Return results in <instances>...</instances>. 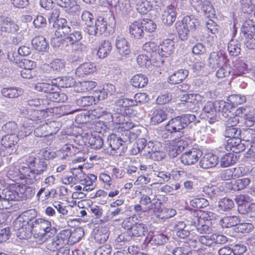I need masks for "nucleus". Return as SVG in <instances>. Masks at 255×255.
<instances>
[{"instance_id": "nucleus-1", "label": "nucleus", "mask_w": 255, "mask_h": 255, "mask_svg": "<svg viewBox=\"0 0 255 255\" xmlns=\"http://www.w3.org/2000/svg\"><path fill=\"white\" fill-rule=\"evenodd\" d=\"M36 211L29 210L24 212L15 221V228L17 229V236L20 239H27L33 235L37 244L41 245L46 242L55 231L52 228L50 221L43 219H34Z\"/></svg>"}, {"instance_id": "nucleus-2", "label": "nucleus", "mask_w": 255, "mask_h": 255, "mask_svg": "<svg viewBox=\"0 0 255 255\" xmlns=\"http://www.w3.org/2000/svg\"><path fill=\"white\" fill-rule=\"evenodd\" d=\"M42 109L39 111H35L33 109H28L23 108L20 109V114L25 118L20 127L18 134L19 138H23L30 135L33 130L34 124H41L42 120L47 118L48 116L47 110Z\"/></svg>"}, {"instance_id": "nucleus-3", "label": "nucleus", "mask_w": 255, "mask_h": 255, "mask_svg": "<svg viewBox=\"0 0 255 255\" xmlns=\"http://www.w3.org/2000/svg\"><path fill=\"white\" fill-rule=\"evenodd\" d=\"M84 232L81 228L71 232L69 230L60 231L49 243L47 248L52 251L59 250L67 245H74L78 243L82 238Z\"/></svg>"}, {"instance_id": "nucleus-4", "label": "nucleus", "mask_w": 255, "mask_h": 255, "mask_svg": "<svg viewBox=\"0 0 255 255\" xmlns=\"http://www.w3.org/2000/svg\"><path fill=\"white\" fill-rule=\"evenodd\" d=\"M27 166L22 170L23 174L26 177V183L33 184L41 178V174L47 168V161L44 159L29 156L26 160Z\"/></svg>"}, {"instance_id": "nucleus-5", "label": "nucleus", "mask_w": 255, "mask_h": 255, "mask_svg": "<svg viewBox=\"0 0 255 255\" xmlns=\"http://www.w3.org/2000/svg\"><path fill=\"white\" fill-rule=\"evenodd\" d=\"M59 14L58 9H52L51 16L48 18L50 23L53 22V26L55 29V36L51 38V43L53 46L57 47L60 46L62 43V40L59 38L66 36L71 31V28L67 25L66 20L62 18H58Z\"/></svg>"}, {"instance_id": "nucleus-6", "label": "nucleus", "mask_w": 255, "mask_h": 255, "mask_svg": "<svg viewBox=\"0 0 255 255\" xmlns=\"http://www.w3.org/2000/svg\"><path fill=\"white\" fill-rule=\"evenodd\" d=\"M82 167L71 169V175H64L61 181L64 184H76L80 183L81 185H90L93 184L97 180V176L94 174H86L82 170Z\"/></svg>"}, {"instance_id": "nucleus-7", "label": "nucleus", "mask_w": 255, "mask_h": 255, "mask_svg": "<svg viewBox=\"0 0 255 255\" xmlns=\"http://www.w3.org/2000/svg\"><path fill=\"white\" fill-rule=\"evenodd\" d=\"M238 123L239 120L236 117L227 120L226 121L227 128L225 136L230 138L228 143L231 144L233 148L236 147L237 149L244 150L243 145L240 143V139L236 138L240 134V130L235 127Z\"/></svg>"}, {"instance_id": "nucleus-8", "label": "nucleus", "mask_w": 255, "mask_h": 255, "mask_svg": "<svg viewBox=\"0 0 255 255\" xmlns=\"http://www.w3.org/2000/svg\"><path fill=\"white\" fill-rule=\"evenodd\" d=\"M195 119V116L192 114H185L176 117L168 122L165 126V129L170 133L180 132Z\"/></svg>"}, {"instance_id": "nucleus-9", "label": "nucleus", "mask_w": 255, "mask_h": 255, "mask_svg": "<svg viewBox=\"0 0 255 255\" xmlns=\"http://www.w3.org/2000/svg\"><path fill=\"white\" fill-rule=\"evenodd\" d=\"M147 95L144 93H138L134 96V99L128 98L121 99L116 102L115 108L118 112L124 114L126 111H129L128 108L135 106L137 103H144L147 101Z\"/></svg>"}, {"instance_id": "nucleus-10", "label": "nucleus", "mask_w": 255, "mask_h": 255, "mask_svg": "<svg viewBox=\"0 0 255 255\" xmlns=\"http://www.w3.org/2000/svg\"><path fill=\"white\" fill-rule=\"evenodd\" d=\"M198 24V20L192 15L186 16L183 18L182 22H177L176 27L181 39L183 40L186 39L189 32L194 31Z\"/></svg>"}, {"instance_id": "nucleus-11", "label": "nucleus", "mask_w": 255, "mask_h": 255, "mask_svg": "<svg viewBox=\"0 0 255 255\" xmlns=\"http://www.w3.org/2000/svg\"><path fill=\"white\" fill-rule=\"evenodd\" d=\"M113 111L115 112V114L112 115V122L119 125V128H121L124 129V131H127L126 134L132 133V132L129 131V130L134 128L135 125L128 118L126 120L125 117V115L128 114V111H126V112L124 114H121L118 112L117 110L116 109L115 104L113 107Z\"/></svg>"}, {"instance_id": "nucleus-12", "label": "nucleus", "mask_w": 255, "mask_h": 255, "mask_svg": "<svg viewBox=\"0 0 255 255\" xmlns=\"http://www.w3.org/2000/svg\"><path fill=\"white\" fill-rule=\"evenodd\" d=\"M225 104L223 101L208 102L203 108L205 116L210 124H213L218 120V114L220 112V106Z\"/></svg>"}, {"instance_id": "nucleus-13", "label": "nucleus", "mask_w": 255, "mask_h": 255, "mask_svg": "<svg viewBox=\"0 0 255 255\" xmlns=\"http://www.w3.org/2000/svg\"><path fill=\"white\" fill-rule=\"evenodd\" d=\"M202 154L200 149L193 148L183 153L180 156V161L184 165H192L198 161Z\"/></svg>"}, {"instance_id": "nucleus-14", "label": "nucleus", "mask_w": 255, "mask_h": 255, "mask_svg": "<svg viewBox=\"0 0 255 255\" xmlns=\"http://www.w3.org/2000/svg\"><path fill=\"white\" fill-rule=\"evenodd\" d=\"M124 141L121 137L116 134L110 135L107 138V143L114 152L111 153L121 155L124 152Z\"/></svg>"}, {"instance_id": "nucleus-15", "label": "nucleus", "mask_w": 255, "mask_h": 255, "mask_svg": "<svg viewBox=\"0 0 255 255\" xmlns=\"http://www.w3.org/2000/svg\"><path fill=\"white\" fill-rule=\"evenodd\" d=\"M17 201L26 200L32 197L34 193V189L24 184L15 182Z\"/></svg>"}, {"instance_id": "nucleus-16", "label": "nucleus", "mask_w": 255, "mask_h": 255, "mask_svg": "<svg viewBox=\"0 0 255 255\" xmlns=\"http://www.w3.org/2000/svg\"><path fill=\"white\" fill-rule=\"evenodd\" d=\"M107 28V22L105 19L100 17L97 19L95 25H92L89 28H87V32L90 35H101L104 32Z\"/></svg>"}, {"instance_id": "nucleus-17", "label": "nucleus", "mask_w": 255, "mask_h": 255, "mask_svg": "<svg viewBox=\"0 0 255 255\" xmlns=\"http://www.w3.org/2000/svg\"><path fill=\"white\" fill-rule=\"evenodd\" d=\"M157 47L158 54L161 57H167L174 51V42L170 39H164Z\"/></svg>"}, {"instance_id": "nucleus-18", "label": "nucleus", "mask_w": 255, "mask_h": 255, "mask_svg": "<svg viewBox=\"0 0 255 255\" xmlns=\"http://www.w3.org/2000/svg\"><path fill=\"white\" fill-rule=\"evenodd\" d=\"M115 45L117 52L121 56H126L130 53V46L128 41L124 37H116Z\"/></svg>"}, {"instance_id": "nucleus-19", "label": "nucleus", "mask_w": 255, "mask_h": 255, "mask_svg": "<svg viewBox=\"0 0 255 255\" xmlns=\"http://www.w3.org/2000/svg\"><path fill=\"white\" fill-rule=\"evenodd\" d=\"M218 162L219 158L216 155L208 153L205 154L201 158L199 165L202 168L208 169L216 166Z\"/></svg>"}, {"instance_id": "nucleus-20", "label": "nucleus", "mask_w": 255, "mask_h": 255, "mask_svg": "<svg viewBox=\"0 0 255 255\" xmlns=\"http://www.w3.org/2000/svg\"><path fill=\"white\" fill-rule=\"evenodd\" d=\"M176 18V12L175 7L172 5H169L163 11L162 17V22L166 25H171L175 20Z\"/></svg>"}, {"instance_id": "nucleus-21", "label": "nucleus", "mask_w": 255, "mask_h": 255, "mask_svg": "<svg viewBox=\"0 0 255 255\" xmlns=\"http://www.w3.org/2000/svg\"><path fill=\"white\" fill-rule=\"evenodd\" d=\"M187 145V143L182 140L177 141L172 140L171 142H170L168 147L169 156L171 157H176L184 149Z\"/></svg>"}, {"instance_id": "nucleus-22", "label": "nucleus", "mask_w": 255, "mask_h": 255, "mask_svg": "<svg viewBox=\"0 0 255 255\" xmlns=\"http://www.w3.org/2000/svg\"><path fill=\"white\" fill-rule=\"evenodd\" d=\"M97 70L96 65L92 62H86L81 64L76 69L75 74L79 77L89 75Z\"/></svg>"}, {"instance_id": "nucleus-23", "label": "nucleus", "mask_w": 255, "mask_h": 255, "mask_svg": "<svg viewBox=\"0 0 255 255\" xmlns=\"http://www.w3.org/2000/svg\"><path fill=\"white\" fill-rule=\"evenodd\" d=\"M16 189L15 182L10 184L7 188L2 190L0 197L5 202L9 200H17Z\"/></svg>"}, {"instance_id": "nucleus-24", "label": "nucleus", "mask_w": 255, "mask_h": 255, "mask_svg": "<svg viewBox=\"0 0 255 255\" xmlns=\"http://www.w3.org/2000/svg\"><path fill=\"white\" fill-rule=\"evenodd\" d=\"M25 168V166H24L20 168L14 166H10L7 171L6 176L9 179L13 181L18 180L19 179H25L26 183V177L22 172V170Z\"/></svg>"}, {"instance_id": "nucleus-25", "label": "nucleus", "mask_w": 255, "mask_h": 255, "mask_svg": "<svg viewBox=\"0 0 255 255\" xmlns=\"http://www.w3.org/2000/svg\"><path fill=\"white\" fill-rule=\"evenodd\" d=\"M251 183L249 178L237 179L233 182L226 183L227 187L231 190L239 191L245 189Z\"/></svg>"}, {"instance_id": "nucleus-26", "label": "nucleus", "mask_w": 255, "mask_h": 255, "mask_svg": "<svg viewBox=\"0 0 255 255\" xmlns=\"http://www.w3.org/2000/svg\"><path fill=\"white\" fill-rule=\"evenodd\" d=\"M52 83L55 85L56 89L58 87L68 88L73 86L75 84V81L71 77L65 76L52 79Z\"/></svg>"}, {"instance_id": "nucleus-27", "label": "nucleus", "mask_w": 255, "mask_h": 255, "mask_svg": "<svg viewBox=\"0 0 255 255\" xmlns=\"http://www.w3.org/2000/svg\"><path fill=\"white\" fill-rule=\"evenodd\" d=\"M129 32L135 38L139 39L142 37L144 32L141 21H135L131 23L129 26Z\"/></svg>"}, {"instance_id": "nucleus-28", "label": "nucleus", "mask_w": 255, "mask_h": 255, "mask_svg": "<svg viewBox=\"0 0 255 255\" xmlns=\"http://www.w3.org/2000/svg\"><path fill=\"white\" fill-rule=\"evenodd\" d=\"M19 137L15 134H10L4 136L1 140V144L6 148H12L13 150L15 148V145L18 142Z\"/></svg>"}, {"instance_id": "nucleus-29", "label": "nucleus", "mask_w": 255, "mask_h": 255, "mask_svg": "<svg viewBox=\"0 0 255 255\" xmlns=\"http://www.w3.org/2000/svg\"><path fill=\"white\" fill-rule=\"evenodd\" d=\"M188 75V71L185 69H180L174 72L169 78L168 82L172 84H177L184 80Z\"/></svg>"}, {"instance_id": "nucleus-30", "label": "nucleus", "mask_w": 255, "mask_h": 255, "mask_svg": "<svg viewBox=\"0 0 255 255\" xmlns=\"http://www.w3.org/2000/svg\"><path fill=\"white\" fill-rule=\"evenodd\" d=\"M147 232L148 228L146 225L137 222L128 234L131 237H141L145 236Z\"/></svg>"}, {"instance_id": "nucleus-31", "label": "nucleus", "mask_w": 255, "mask_h": 255, "mask_svg": "<svg viewBox=\"0 0 255 255\" xmlns=\"http://www.w3.org/2000/svg\"><path fill=\"white\" fill-rule=\"evenodd\" d=\"M33 47L39 51H44L48 46V43L46 39L42 36L35 37L32 40Z\"/></svg>"}, {"instance_id": "nucleus-32", "label": "nucleus", "mask_w": 255, "mask_h": 255, "mask_svg": "<svg viewBox=\"0 0 255 255\" xmlns=\"http://www.w3.org/2000/svg\"><path fill=\"white\" fill-rule=\"evenodd\" d=\"M22 90L18 88L11 87L4 88L1 91V94L8 98H15L22 94Z\"/></svg>"}, {"instance_id": "nucleus-33", "label": "nucleus", "mask_w": 255, "mask_h": 255, "mask_svg": "<svg viewBox=\"0 0 255 255\" xmlns=\"http://www.w3.org/2000/svg\"><path fill=\"white\" fill-rule=\"evenodd\" d=\"M19 29V25L10 18L6 19L4 25L1 27V31L6 33H15Z\"/></svg>"}, {"instance_id": "nucleus-34", "label": "nucleus", "mask_w": 255, "mask_h": 255, "mask_svg": "<svg viewBox=\"0 0 255 255\" xmlns=\"http://www.w3.org/2000/svg\"><path fill=\"white\" fill-rule=\"evenodd\" d=\"M167 117L165 111L161 109L154 110L151 115L150 121L153 125L159 124L166 120Z\"/></svg>"}, {"instance_id": "nucleus-35", "label": "nucleus", "mask_w": 255, "mask_h": 255, "mask_svg": "<svg viewBox=\"0 0 255 255\" xmlns=\"http://www.w3.org/2000/svg\"><path fill=\"white\" fill-rule=\"evenodd\" d=\"M208 63L210 67L212 68H216L224 63V58L218 53L213 52L210 54Z\"/></svg>"}, {"instance_id": "nucleus-36", "label": "nucleus", "mask_w": 255, "mask_h": 255, "mask_svg": "<svg viewBox=\"0 0 255 255\" xmlns=\"http://www.w3.org/2000/svg\"><path fill=\"white\" fill-rule=\"evenodd\" d=\"M112 46L109 41L104 40L99 47L97 55L100 58H104L111 52Z\"/></svg>"}, {"instance_id": "nucleus-37", "label": "nucleus", "mask_w": 255, "mask_h": 255, "mask_svg": "<svg viewBox=\"0 0 255 255\" xmlns=\"http://www.w3.org/2000/svg\"><path fill=\"white\" fill-rule=\"evenodd\" d=\"M55 89L54 91L50 92L46 95V99L50 103L51 102H64L67 99V97L64 93H59L56 91Z\"/></svg>"}, {"instance_id": "nucleus-38", "label": "nucleus", "mask_w": 255, "mask_h": 255, "mask_svg": "<svg viewBox=\"0 0 255 255\" xmlns=\"http://www.w3.org/2000/svg\"><path fill=\"white\" fill-rule=\"evenodd\" d=\"M240 221L237 216H226L221 220L220 224L223 228H230L234 226L236 227Z\"/></svg>"}, {"instance_id": "nucleus-39", "label": "nucleus", "mask_w": 255, "mask_h": 255, "mask_svg": "<svg viewBox=\"0 0 255 255\" xmlns=\"http://www.w3.org/2000/svg\"><path fill=\"white\" fill-rule=\"evenodd\" d=\"M148 82V79L143 74L134 75L131 80L132 85L135 88L144 87Z\"/></svg>"}, {"instance_id": "nucleus-40", "label": "nucleus", "mask_w": 255, "mask_h": 255, "mask_svg": "<svg viewBox=\"0 0 255 255\" xmlns=\"http://www.w3.org/2000/svg\"><path fill=\"white\" fill-rule=\"evenodd\" d=\"M197 10L199 12L203 13L206 15L207 17H211L214 15V10L211 3L207 0H204V2L201 4Z\"/></svg>"}, {"instance_id": "nucleus-41", "label": "nucleus", "mask_w": 255, "mask_h": 255, "mask_svg": "<svg viewBox=\"0 0 255 255\" xmlns=\"http://www.w3.org/2000/svg\"><path fill=\"white\" fill-rule=\"evenodd\" d=\"M79 151V149L74 146L72 144H66L61 148V152L63 154L61 158L62 159H66L67 157L71 156Z\"/></svg>"}, {"instance_id": "nucleus-42", "label": "nucleus", "mask_w": 255, "mask_h": 255, "mask_svg": "<svg viewBox=\"0 0 255 255\" xmlns=\"http://www.w3.org/2000/svg\"><path fill=\"white\" fill-rule=\"evenodd\" d=\"M36 90L47 93L48 94L53 91H54L56 88L55 85L52 83V80L50 83H37L34 86Z\"/></svg>"}, {"instance_id": "nucleus-43", "label": "nucleus", "mask_w": 255, "mask_h": 255, "mask_svg": "<svg viewBox=\"0 0 255 255\" xmlns=\"http://www.w3.org/2000/svg\"><path fill=\"white\" fill-rule=\"evenodd\" d=\"M237 156L233 153H229L222 156L221 159L220 164L222 167H228L236 162Z\"/></svg>"}, {"instance_id": "nucleus-44", "label": "nucleus", "mask_w": 255, "mask_h": 255, "mask_svg": "<svg viewBox=\"0 0 255 255\" xmlns=\"http://www.w3.org/2000/svg\"><path fill=\"white\" fill-rule=\"evenodd\" d=\"M138 217L136 215H133L129 217L126 218L122 223V227L129 231L132 229L137 223Z\"/></svg>"}, {"instance_id": "nucleus-45", "label": "nucleus", "mask_w": 255, "mask_h": 255, "mask_svg": "<svg viewBox=\"0 0 255 255\" xmlns=\"http://www.w3.org/2000/svg\"><path fill=\"white\" fill-rule=\"evenodd\" d=\"M47 123L41 124L34 130V134L37 137L46 136L52 134V131L48 129Z\"/></svg>"}, {"instance_id": "nucleus-46", "label": "nucleus", "mask_w": 255, "mask_h": 255, "mask_svg": "<svg viewBox=\"0 0 255 255\" xmlns=\"http://www.w3.org/2000/svg\"><path fill=\"white\" fill-rule=\"evenodd\" d=\"M195 226L198 232L201 234H207L211 232L212 229L210 227V223L197 220V223L194 222Z\"/></svg>"}, {"instance_id": "nucleus-47", "label": "nucleus", "mask_w": 255, "mask_h": 255, "mask_svg": "<svg viewBox=\"0 0 255 255\" xmlns=\"http://www.w3.org/2000/svg\"><path fill=\"white\" fill-rule=\"evenodd\" d=\"M203 192L211 198L220 195L222 189L216 186H206L203 187Z\"/></svg>"}, {"instance_id": "nucleus-48", "label": "nucleus", "mask_w": 255, "mask_h": 255, "mask_svg": "<svg viewBox=\"0 0 255 255\" xmlns=\"http://www.w3.org/2000/svg\"><path fill=\"white\" fill-rule=\"evenodd\" d=\"M204 101V97L199 94H188L186 97V102L187 104L192 103L194 105H197Z\"/></svg>"}, {"instance_id": "nucleus-49", "label": "nucleus", "mask_w": 255, "mask_h": 255, "mask_svg": "<svg viewBox=\"0 0 255 255\" xmlns=\"http://www.w3.org/2000/svg\"><path fill=\"white\" fill-rule=\"evenodd\" d=\"M198 215H199V218L197 220H202L206 222H210V221L216 219V215L210 211H198Z\"/></svg>"}, {"instance_id": "nucleus-50", "label": "nucleus", "mask_w": 255, "mask_h": 255, "mask_svg": "<svg viewBox=\"0 0 255 255\" xmlns=\"http://www.w3.org/2000/svg\"><path fill=\"white\" fill-rule=\"evenodd\" d=\"M234 206V201L228 198H223L219 202V208L223 211L229 210Z\"/></svg>"}, {"instance_id": "nucleus-51", "label": "nucleus", "mask_w": 255, "mask_h": 255, "mask_svg": "<svg viewBox=\"0 0 255 255\" xmlns=\"http://www.w3.org/2000/svg\"><path fill=\"white\" fill-rule=\"evenodd\" d=\"M82 39V33L80 31H75L69 34L65 39L70 44H74L79 42Z\"/></svg>"}, {"instance_id": "nucleus-52", "label": "nucleus", "mask_w": 255, "mask_h": 255, "mask_svg": "<svg viewBox=\"0 0 255 255\" xmlns=\"http://www.w3.org/2000/svg\"><path fill=\"white\" fill-rule=\"evenodd\" d=\"M50 66L54 71L62 72L64 71L65 62L63 60L56 59L50 63Z\"/></svg>"}, {"instance_id": "nucleus-53", "label": "nucleus", "mask_w": 255, "mask_h": 255, "mask_svg": "<svg viewBox=\"0 0 255 255\" xmlns=\"http://www.w3.org/2000/svg\"><path fill=\"white\" fill-rule=\"evenodd\" d=\"M190 204L194 208H202L207 207L209 202L203 198H195L190 201Z\"/></svg>"}, {"instance_id": "nucleus-54", "label": "nucleus", "mask_w": 255, "mask_h": 255, "mask_svg": "<svg viewBox=\"0 0 255 255\" xmlns=\"http://www.w3.org/2000/svg\"><path fill=\"white\" fill-rule=\"evenodd\" d=\"M255 25L253 21L251 20L245 21L241 28V31L245 34H252L255 32Z\"/></svg>"}, {"instance_id": "nucleus-55", "label": "nucleus", "mask_w": 255, "mask_h": 255, "mask_svg": "<svg viewBox=\"0 0 255 255\" xmlns=\"http://www.w3.org/2000/svg\"><path fill=\"white\" fill-rule=\"evenodd\" d=\"M89 143L92 148L98 149L101 148L103 145V140L99 136H91L89 138Z\"/></svg>"}, {"instance_id": "nucleus-56", "label": "nucleus", "mask_w": 255, "mask_h": 255, "mask_svg": "<svg viewBox=\"0 0 255 255\" xmlns=\"http://www.w3.org/2000/svg\"><path fill=\"white\" fill-rule=\"evenodd\" d=\"M27 104L31 107H37L38 106L46 107L47 105H49L50 103L47 99L34 98L28 100Z\"/></svg>"}, {"instance_id": "nucleus-57", "label": "nucleus", "mask_w": 255, "mask_h": 255, "mask_svg": "<svg viewBox=\"0 0 255 255\" xmlns=\"http://www.w3.org/2000/svg\"><path fill=\"white\" fill-rule=\"evenodd\" d=\"M253 229L252 224L249 223H238L235 230L239 233H247L251 232Z\"/></svg>"}, {"instance_id": "nucleus-58", "label": "nucleus", "mask_w": 255, "mask_h": 255, "mask_svg": "<svg viewBox=\"0 0 255 255\" xmlns=\"http://www.w3.org/2000/svg\"><path fill=\"white\" fill-rule=\"evenodd\" d=\"M54 207L60 214V217L66 216L68 213L67 207L64 206V203L59 201H55L53 203Z\"/></svg>"}, {"instance_id": "nucleus-59", "label": "nucleus", "mask_w": 255, "mask_h": 255, "mask_svg": "<svg viewBox=\"0 0 255 255\" xmlns=\"http://www.w3.org/2000/svg\"><path fill=\"white\" fill-rule=\"evenodd\" d=\"M81 18L84 24L87 25V28H89L90 26H92L94 16L90 11L86 10H84L81 14Z\"/></svg>"}, {"instance_id": "nucleus-60", "label": "nucleus", "mask_w": 255, "mask_h": 255, "mask_svg": "<svg viewBox=\"0 0 255 255\" xmlns=\"http://www.w3.org/2000/svg\"><path fill=\"white\" fill-rule=\"evenodd\" d=\"M151 7L152 4L147 0H143L136 6L137 11L141 14L146 13L151 9Z\"/></svg>"}, {"instance_id": "nucleus-61", "label": "nucleus", "mask_w": 255, "mask_h": 255, "mask_svg": "<svg viewBox=\"0 0 255 255\" xmlns=\"http://www.w3.org/2000/svg\"><path fill=\"white\" fill-rule=\"evenodd\" d=\"M228 50L231 55H237L240 50L238 42L234 40H231L228 45Z\"/></svg>"}, {"instance_id": "nucleus-62", "label": "nucleus", "mask_w": 255, "mask_h": 255, "mask_svg": "<svg viewBox=\"0 0 255 255\" xmlns=\"http://www.w3.org/2000/svg\"><path fill=\"white\" fill-rule=\"evenodd\" d=\"M168 240L166 236L163 234H159L153 235L151 239L152 243L156 245H163Z\"/></svg>"}, {"instance_id": "nucleus-63", "label": "nucleus", "mask_w": 255, "mask_h": 255, "mask_svg": "<svg viewBox=\"0 0 255 255\" xmlns=\"http://www.w3.org/2000/svg\"><path fill=\"white\" fill-rule=\"evenodd\" d=\"M143 29L148 32H153L156 28V25L152 20L143 19L141 21Z\"/></svg>"}, {"instance_id": "nucleus-64", "label": "nucleus", "mask_w": 255, "mask_h": 255, "mask_svg": "<svg viewBox=\"0 0 255 255\" xmlns=\"http://www.w3.org/2000/svg\"><path fill=\"white\" fill-rule=\"evenodd\" d=\"M247 113L245 114L244 119L245 120V124L248 126H252L255 122V114L250 111V108H247Z\"/></svg>"}]
</instances>
